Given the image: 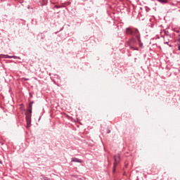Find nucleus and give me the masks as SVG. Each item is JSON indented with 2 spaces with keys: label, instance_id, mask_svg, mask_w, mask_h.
<instances>
[{
  "label": "nucleus",
  "instance_id": "obj_19",
  "mask_svg": "<svg viewBox=\"0 0 180 180\" xmlns=\"http://www.w3.org/2000/svg\"><path fill=\"white\" fill-rule=\"evenodd\" d=\"M107 133H108V134L110 133V129H108Z\"/></svg>",
  "mask_w": 180,
  "mask_h": 180
},
{
  "label": "nucleus",
  "instance_id": "obj_12",
  "mask_svg": "<svg viewBox=\"0 0 180 180\" xmlns=\"http://www.w3.org/2000/svg\"><path fill=\"white\" fill-rule=\"evenodd\" d=\"M177 48L179 51H180V41H179L178 44H177Z\"/></svg>",
  "mask_w": 180,
  "mask_h": 180
},
{
  "label": "nucleus",
  "instance_id": "obj_4",
  "mask_svg": "<svg viewBox=\"0 0 180 180\" xmlns=\"http://www.w3.org/2000/svg\"><path fill=\"white\" fill-rule=\"evenodd\" d=\"M27 127H30L32 123V115L27 114L26 115Z\"/></svg>",
  "mask_w": 180,
  "mask_h": 180
},
{
  "label": "nucleus",
  "instance_id": "obj_3",
  "mask_svg": "<svg viewBox=\"0 0 180 180\" xmlns=\"http://www.w3.org/2000/svg\"><path fill=\"white\" fill-rule=\"evenodd\" d=\"M119 162H120V155H115L113 163V172H115L116 167H117V164H119Z\"/></svg>",
  "mask_w": 180,
  "mask_h": 180
},
{
  "label": "nucleus",
  "instance_id": "obj_20",
  "mask_svg": "<svg viewBox=\"0 0 180 180\" xmlns=\"http://www.w3.org/2000/svg\"><path fill=\"white\" fill-rule=\"evenodd\" d=\"M51 4H52L53 5H54V3H53V2H51Z\"/></svg>",
  "mask_w": 180,
  "mask_h": 180
},
{
  "label": "nucleus",
  "instance_id": "obj_15",
  "mask_svg": "<svg viewBox=\"0 0 180 180\" xmlns=\"http://www.w3.org/2000/svg\"><path fill=\"white\" fill-rule=\"evenodd\" d=\"M22 80H23V81H29V79H26V78L23 77V78H22Z\"/></svg>",
  "mask_w": 180,
  "mask_h": 180
},
{
  "label": "nucleus",
  "instance_id": "obj_7",
  "mask_svg": "<svg viewBox=\"0 0 180 180\" xmlns=\"http://www.w3.org/2000/svg\"><path fill=\"white\" fill-rule=\"evenodd\" d=\"M39 4H41V6H46L49 4V0H41Z\"/></svg>",
  "mask_w": 180,
  "mask_h": 180
},
{
  "label": "nucleus",
  "instance_id": "obj_8",
  "mask_svg": "<svg viewBox=\"0 0 180 180\" xmlns=\"http://www.w3.org/2000/svg\"><path fill=\"white\" fill-rule=\"evenodd\" d=\"M137 40H138V43L139 44V47L141 48H143V42H141V37L140 35H137V37H136Z\"/></svg>",
  "mask_w": 180,
  "mask_h": 180
},
{
  "label": "nucleus",
  "instance_id": "obj_10",
  "mask_svg": "<svg viewBox=\"0 0 180 180\" xmlns=\"http://www.w3.org/2000/svg\"><path fill=\"white\" fill-rule=\"evenodd\" d=\"M26 115H32V108H28V110H27Z\"/></svg>",
  "mask_w": 180,
  "mask_h": 180
},
{
  "label": "nucleus",
  "instance_id": "obj_21",
  "mask_svg": "<svg viewBox=\"0 0 180 180\" xmlns=\"http://www.w3.org/2000/svg\"><path fill=\"white\" fill-rule=\"evenodd\" d=\"M20 106H21V108H22V106H23V104H21Z\"/></svg>",
  "mask_w": 180,
  "mask_h": 180
},
{
  "label": "nucleus",
  "instance_id": "obj_9",
  "mask_svg": "<svg viewBox=\"0 0 180 180\" xmlns=\"http://www.w3.org/2000/svg\"><path fill=\"white\" fill-rule=\"evenodd\" d=\"M160 4H168V0H158Z\"/></svg>",
  "mask_w": 180,
  "mask_h": 180
},
{
  "label": "nucleus",
  "instance_id": "obj_1",
  "mask_svg": "<svg viewBox=\"0 0 180 180\" xmlns=\"http://www.w3.org/2000/svg\"><path fill=\"white\" fill-rule=\"evenodd\" d=\"M126 34H128L129 36H131L132 37H136L137 36H140V32H139V30L137 29H131V27H127L126 28Z\"/></svg>",
  "mask_w": 180,
  "mask_h": 180
},
{
  "label": "nucleus",
  "instance_id": "obj_16",
  "mask_svg": "<svg viewBox=\"0 0 180 180\" xmlns=\"http://www.w3.org/2000/svg\"><path fill=\"white\" fill-rule=\"evenodd\" d=\"M33 103H34V102H33V101H31V102L29 103V105H33Z\"/></svg>",
  "mask_w": 180,
  "mask_h": 180
},
{
  "label": "nucleus",
  "instance_id": "obj_11",
  "mask_svg": "<svg viewBox=\"0 0 180 180\" xmlns=\"http://www.w3.org/2000/svg\"><path fill=\"white\" fill-rule=\"evenodd\" d=\"M54 8H56V9H60V8H63V6H57V5H56L54 6Z\"/></svg>",
  "mask_w": 180,
  "mask_h": 180
},
{
  "label": "nucleus",
  "instance_id": "obj_6",
  "mask_svg": "<svg viewBox=\"0 0 180 180\" xmlns=\"http://www.w3.org/2000/svg\"><path fill=\"white\" fill-rule=\"evenodd\" d=\"M16 56H8V55H0V58H15Z\"/></svg>",
  "mask_w": 180,
  "mask_h": 180
},
{
  "label": "nucleus",
  "instance_id": "obj_13",
  "mask_svg": "<svg viewBox=\"0 0 180 180\" xmlns=\"http://www.w3.org/2000/svg\"><path fill=\"white\" fill-rule=\"evenodd\" d=\"M43 179L44 180H51L49 177H47L46 176H43Z\"/></svg>",
  "mask_w": 180,
  "mask_h": 180
},
{
  "label": "nucleus",
  "instance_id": "obj_17",
  "mask_svg": "<svg viewBox=\"0 0 180 180\" xmlns=\"http://www.w3.org/2000/svg\"><path fill=\"white\" fill-rule=\"evenodd\" d=\"M169 41H165V44H169Z\"/></svg>",
  "mask_w": 180,
  "mask_h": 180
},
{
  "label": "nucleus",
  "instance_id": "obj_22",
  "mask_svg": "<svg viewBox=\"0 0 180 180\" xmlns=\"http://www.w3.org/2000/svg\"><path fill=\"white\" fill-rule=\"evenodd\" d=\"M0 163H1V161H0Z\"/></svg>",
  "mask_w": 180,
  "mask_h": 180
},
{
  "label": "nucleus",
  "instance_id": "obj_14",
  "mask_svg": "<svg viewBox=\"0 0 180 180\" xmlns=\"http://www.w3.org/2000/svg\"><path fill=\"white\" fill-rule=\"evenodd\" d=\"M33 105L32 104H29V109H32Z\"/></svg>",
  "mask_w": 180,
  "mask_h": 180
},
{
  "label": "nucleus",
  "instance_id": "obj_2",
  "mask_svg": "<svg viewBox=\"0 0 180 180\" xmlns=\"http://www.w3.org/2000/svg\"><path fill=\"white\" fill-rule=\"evenodd\" d=\"M136 39H134V37H132L131 39H129L127 41V46H129V47H130V49L131 50H136V51H139V48L137 47H134L133 46V44H136Z\"/></svg>",
  "mask_w": 180,
  "mask_h": 180
},
{
  "label": "nucleus",
  "instance_id": "obj_5",
  "mask_svg": "<svg viewBox=\"0 0 180 180\" xmlns=\"http://www.w3.org/2000/svg\"><path fill=\"white\" fill-rule=\"evenodd\" d=\"M71 162H79V164H82V162H84V160L79 159L77 158H72L71 159Z\"/></svg>",
  "mask_w": 180,
  "mask_h": 180
},
{
  "label": "nucleus",
  "instance_id": "obj_18",
  "mask_svg": "<svg viewBox=\"0 0 180 180\" xmlns=\"http://www.w3.org/2000/svg\"><path fill=\"white\" fill-rule=\"evenodd\" d=\"M30 98H33V96L32 95V93H30Z\"/></svg>",
  "mask_w": 180,
  "mask_h": 180
}]
</instances>
